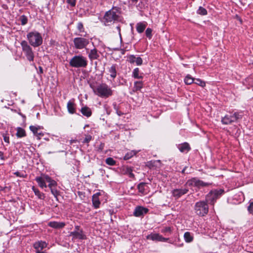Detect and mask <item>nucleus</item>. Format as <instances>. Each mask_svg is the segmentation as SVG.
Wrapping results in <instances>:
<instances>
[{"mask_svg": "<svg viewBox=\"0 0 253 253\" xmlns=\"http://www.w3.org/2000/svg\"><path fill=\"white\" fill-rule=\"evenodd\" d=\"M67 108L68 111L70 114H73L76 113V104L74 102V100H69L68 102Z\"/></svg>", "mask_w": 253, "mask_h": 253, "instance_id": "19", "label": "nucleus"}, {"mask_svg": "<svg viewBox=\"0 0 253 253\" xmlns=\"http://www.w3.org/2000/svg\"><path fill=\"white\" fill-rule=\"evenodd\" d=\"M100 195V193H97L92 196V201L93 206L95 209H97L99 207L100 202L99 199V196Z\"/></svg>", "mask_w": 253, "mask_h": 253, "instance_id": "20", "label": "nucleus"}, {"mask_svg": "<svg viewBox=\"0 0 253 253\" xmlns=\"http://www.w3.org/2000/svg\"><path fill=\"white\" fill-rule=\"evenodd\" d=\"M197 13L201 15H206L207 14V10L202 6H200L197 11Z\"/></svg>", "mask_w": 253, "mask_h": 253, "instance_id": "39", "label": "nucleus"}, {"mask_svg": "<svg viewBox=\"0 0 253 253\" xmlns=\"http://www.w3.org/2000/svg\"><path fill=\"white\" fill-rule=\"evenodd\" d=\"M0 159L3 161L5 160V158L3 156V153L1 151H0Z\"/></svg>", "mask_w": 253, "mask_h": 253, "instance_id": "51", "label": "nucleus"}, {"mask_svg": "<svg viewBox=\"0 0 253 253\" xmlns=\"http://www.w3.org/2000/svg\"><path fill=\"white\" fill-rule=\"evenodd\" d=\"M147 23L146 22H139L136 24V28L138 33H142L146 27Z\"/></svg>", "mask_w": 253, "mask_h": 253, "instance_id": "28", "label": "nucleus"}, {"mask_svg": "<svg viewBox=\"0 0 253 253\" xmlns=\"http://www.w3.org/2000/svg\"><path fill=\"white\" fill-rule=\"evenodd\" d=\"M195 81L196 82L195 83L201 86L204 87L206 85L205 83L199 79H195Z\"/></svg>", "mask_w": 253, "mask_h": 253, "instance_id": "43", "label": "nucleus"}, {"mask_svg": "<svg viewBox=\"0 0 253 253\" xmlns=\"http://www.w3.org/2000/svg\"><path fill=\"white\" fill-rule=\"evenodd\" d=\"M14 174L17 177H25V175H24V174L21 173V172H20L19 171H16L14 173Z\"/></svg>", "mask_w": 253, "mask_h": 253, "instance_id": "49", "label": "nucleus"}, {"mask_svg": "<svg viewBox=\"0 0 253 253\" xmlns=\"http://www.w3.org/2000/svg\"><path fill=\"white\" fill-rule=\"evenodd\" d=\"M242 116V115L237 112L233 113L229 112L222 118L221 123L223 125H230L233 123L236 122L239 119H241Z\"/></svg>", "mask_w": 253, "mask_h": 253, "instance_id": "5", "label": "nucleus"}, {"mask_svg": "<svg viewBox=\"0 0 253 253\" xmlns=\"http://www.w3.org/2000/svg\"><path fill=\"white\" fill-rule=\"evenodd\" d=\"M106 163L111 166H113L116 165V162L112 158L109 157L105 160Z\"/></svg>", "mask_w": 253, "mask_h": 253, "instance_id": "38", "label": "nucleus"}, {"mask_svg": "<svg viewBox=\"0 0 253 253\" xmlns=\"http://www.w3.org/2000/svg\"><path fill=\"white\" fill-rule=\"evenodd\" d=\"M76 229L79 230V227L78 226H76Z\"/></svg>", "mask_w": 253, "mask_h": 253, "instance_id": "63", "label": "nucleus"}, {"mask_svg": "<svg viewBox=\"0 0 253 253\" xmlns=\"http://www.w3.org/2000/svg\"><path fill=\"white\" fill-rule=\"evenodd\" d=\"M147 183L145 182H141L137 185V189L139 192L143 195H145L147 193Z\"/></svg>", "mask_w": 253, "mask_h": 253, "instance_id": "24", "label": "nucleus"}, {"mask_svg": "<svg viewBox=\"0 0 253 253\" xmlns=\"http://www.w3.org/2000/svg\"><path fill=\"white\" fill-rule=\"evenodd\" d=\"M81 112L84 116L87 118L90 117L92 114L91 109L87 106L83 107L81 109Z\"/></svg>", "mask_w": 253, "mask_h": 253, "instance_id": "26", "label": "nucleus"}, {"mask_svg": "<svg viewBox=\"0 0 253 253\" xmlns=\"http://www.w3.org/2000/svg\"><path fill=\"white\" fill-rule=\"evenodd\" d=\"M48 225L55 229H61L64 227L65 223L63 222L50 221L48 223Z\"/></svg>", "mask_w": 253, "mask_h": 253, "instance_id": "18", "label": "nucleus"}, {"mask_svg": "<svg viewBox=\"0 0 253 253\" xmlns=\"http://www.w3.org/2000/svg\"><path fill=\"white\" fill-rule=\"evenodd\" d=\"M113 106H114V109L116 110V112H117V110H119V109H118V106H117V105L116 103H114V104H113Z\"/></svg>", "mask_w": 253, "mask_h": 253, "instance_id": "55", "label": "nucleus"}, {"mask_svg": "<svg viewBox=\"0 0 253 253\" xmlns=\"http://www.w3.org/2000/svg\"><path fill=\"white\" fill-rule=\"evenodd\" d=\"M152 30L150 28H148L146 30V31H145L146 36L149 39H151L152 37Z\"/></svg>", "mask_w": 253, "mask_h": 253, "instance_id": "42", "label": "nucleus"}, {"mask_svg": "<svg viewBox=\"0 0 253 253\" xmlns=\"http://www.w3.org/2000/svg\"><path fill=\"white\" fill-rule=\"evenodd\" d=\"M89 42V39L85 37H76L73 39L74 47L77 49H87L86 46Z\"/></svg>", "mask_w": 253, "mask_h": 253, "instance_id": "8", "label": "nucleus"}, {"mask_svg": "<svg viewBox=\"0 0 253 253\" xmlns=\"http://www.w3.org/2000/svg\"><path fill=\"white\" fill-rule=\"evenodd\" d=\"M188 191L189 189L187 188H175L171 191V194L174 199L177 200L187 194Z\"/></svg>", "mask_w": 253, "mask_h": 253, "instance_id": "11", "label": "nucleus"}, {"mask_svg": "<svg viewBox=\"0 0 253 253\" xmlns=\"http://www.w3.org/2000/svg\"><path fill=\"white\" fill-rule=\"evenodd\" d=\"M39 74H42L43 73V69L41 66L39 67V71H38Z\"/></svg>", "mask_w": 253, "mask_h": 253, "instance_id": "52", "label": "nucleus"}, {"mask_svg": "<svg viewBox=\"0 0 253 253\" xmlns=\"http://www.w3.org/2000/svg\"><path fill=\"white\" fill-rule=\"evenodd\" d=\"M46 246L47 244L45 242L42 241L35 242L34 244V247L36 250V251H42Z\"/></svg>", "mask_w": 253, "mask_h": 253, "instance_id": "22", "label": "nucleus"}, {"mask_svg": "<svg viewBox=\"0 0 253 253\" xmlns=\"http://www.w3.org/2000/svg\"><path fill=\"white\" fill-rule=\"evenodd\" d=\"M143 86V84L142 81H135L134 83V86L133 87V91L136 92L140 90Z\"/></svg>", "mask_w": 253, "mask_h": 253, "instance_id": "31", "label": "nucleus"}, {"mask_svg": "<svg viewBox=\"0 0 253 253\" xmlns=\"http://www.w3.org/2000/svg\"><path fill=\"white\" fill-rule=\"evenodd\" d=\"M20 44L22 52L26 57L27 60L30 62L33 61L35 56L32 47L26 41H22Z\"/></svg>", "mask_w": 253, "mask_h": 253, "instance_id": "6", "label": "nucleus"}, {"mask_svg": "<svg viewBox=\"0 0 253 253\" xmlns=\"http://www.w3.org/2000/svg\"><path fill=\"white\" fill-rule=\"evenodd\" d=\"M117 66L116 64H113L108 68V72L110 77L113 79H115L117 76Z\"/></svg>", "mask_w": 253, "mask_h": 253, "instance_id": "25", "label": "nucleus"}, {"mask_svg": "<svg viewBox=\"0 0 253 253\" xmlns=\"http://www.w3.org/2000/svg\"><path fill=\"white\" fill-rule=\"evenodd\" d=\"M123 172L125 174H126L129 176V177L134 178V175L132 173V169L129 167H124L123 168Z\"/></svg>", "mask_w": 253, "mask_h": 253, "instance_id": "29", "label": "nucleus"}, {"mask_svg": "<svg viewBox=\"0 0 253 253\" xmlns=\"http://www.w3.org/2000/svg\"><path fill=\"white\" fill-rule=\"evenodd\" d=\"M70 236H73L74 239H84L85 238V236L82 230L79 232L77 231L71 232Z\"/></svg>", "mask_w": 253, "mask_h": 253, "instance_id": "23", "label": "nucleus"}, {"mask_svg": "<svg viewBox=\"0 0 253 253\" xmlns=\"http://www.w3.org/2000/svg\"><path fill=\"white\" fill-rule=\"evenodd\" d=\"M47 177V175L42 174L41 176H37L35 178V180L38 183L39 186L42 188H46L47 185L46 184V180L45 178Z\"/></svg>", "mask_w": 253, "mask_h": 253, "instance_id": "14", "label": "nucleus"}, {"mask_svg": "<svg viewBox=\"0 0 253 253\" xmlns=\"http://www.w3.org/2000/svg\"><path fill=\"white\" fill-rule=\"evenodd\" d=\"M195 79L190 75H187L184 79V82L187 84H191L194 83Z\"/></svg>", "mask_w": 253, "mask_h": 253, "instance_id": "37", "label": "nucleus"}, {"mask_svg": "<svg viewBox=\"0 0 253 253\" xmlns=\"http://www.w3.org/2000/svg\"><path fill=\"white\" fill-rule=\"evenodd\" d=\"M116 29L119 33L120 42H122L123 39H122V35H121V27L119 25V26H117Z\"/></svg>", "mask_w": 253, "mask_h": 253, "instance_id": "48", "label": "nucleus"}, {"mask_svg": "<svg viewBox=\"0 0 253 253\" xmlns=\"http://www.w3.org/2000/svg\"><path fill=\"white\" fill-rule=\"evenodd\" d=\"M36 253H46L45 252H43V251H36Z\"/></svg>", "mask_w": 253, "mask_h": 253, "instance_id": "59", "label": "nucleus"}, {"mask_svg": "<svg viewBox=\"0 0 253 253\" xmlns=\"http://www.w3.org/2000/svg\"><path fill=\"white\" fill-rule=\"evenodd\" d=\"M252 90L253 91V85L252 86Z\"/></svg>", "mask_w": 253, "mask_h": 253, "instance_id": "64", "label": "nucleus"}, {"mask_svg": "<svg viewBox=\"0 0 253 253\" xmlns=\"http://www.w3.org/2000/svg\"><path fill=\"white\" fill-rule=\"evenodd\" d=\"M248 211L250 213L253 214V202H250L248 207Z\"/></svg>", "mask_w": 253, "mask_h": 253, "instance_id": "44", "label": "nucleus"}, {"mask_svg": "<svg viewBox=\"0 0 253 253\" xmlns=\"http://www.w3.org/2000/svg\"><path fill=\"white\" fill-rule=\"evenodd\" d=\"M92 139V137L90 135H86L84 139V141H83V143H88Z\"/></svg>", "mask_w": 253, "mask_h": 253, "instance_id": "46", "label": "nucleus"}, {"mask_svg": "<svg viewBox=\"0 0 253 253\" xmlns=\"http://www.w3.org/2000/svg\"><path fill=\"white\" fill-rule=\"evenodd\" d=\"M67 2L71 6L73 7L76 5V0H67Z\"/></svg>", "mask_w": 253, "mask_h": 253, "instance_id": "47", "label": "nucleus"}, {"mask_svg": "<svg viewBox=\"0 0 253 253\" xmlns=\"http://www.w3.org/2000/svg\"><path fill=\"white\" fill-rule=\"evenodd\" d=\"M137 152L135 150H131L130 151L128 152L124 156V159L125 160H127L131 158H132L133 156L137 154Z\"/></svg>", "mask_w": 253, "mask_h": 253, "instance_id": "35", "label": "nucleus"}, {"mask_svg": "<svg viewBox=\"0 0 253 253\" xmlns=\"http://www.w3.org/2000/svg\"><path fill=\"white\" fill-rule=\"evenodd\" d=\"M116 113L119 116H121L124 114L123 113H122L121 111H119V110H117Z\"/></svg>", "mask_w": 253, "mask_h": 253, "instance_id": "53", "label": "nucleus"}, {"mask_svg": "<svg viewBox=\"0 0 253 253\" xmlns=\"http://www.w3.org/2000/svg\"><path fill=\"white\" fill-rule=\"evenodd\" d=\"M4 189V188L0 185V191H2Z\"/></svg>", "mask_w": 253, "mask_h": 253, "instance_id": "61", "label": "nucleus"}, {"mask_svg": "<svg viewBox=\"0 0 253 253\" xmlns=\"http://www.w3.org/2000/svg\"><path fill=\"white\" fill-rule=\"evenodd\" d=\"M142 73L140 74L139 69L138 68H136L134 69L132 71V76L134 79H143V76L142 75Z\"/></svg>", "mask_w": 253, "mask_h": 253, "instance_id": "30", "label": "nucleus"}, {"mask_svg": "<svg viewBox=\"0 0 253 253\" xmlns=\"http://www.w3.org/2000/svg\"><path fill=\"white\" fill-rule=\"evenodd\" d=\"M161 242H169V243L172 244V243L169 240V238H164L163 236Z\"/></svg>", "mask_w": 253, "mask_h": 253, "instance_id": "50", "label": "nucleus"}, {"mask_svg": "<svg viewBox=\"0 0 253 253\" xmlns=\"http://www.w3.org/2000/svg\"><path fill=\"white\" fill-rule=\"evenodd\" d=\"M35 194L40 199H43L45 197L44 194L41 193L38 189L36 188L35 186L32 188Z\"/></svg>", "mask_w": 253, "mask_h": 253, "instance_id": "34", "label": "nucleus"}, {"mask_svg": "<svg viewBox=\"0 0 253 253\" xmlns=\"http://www.w3.org/2000/svg\"><path fill=\"white\" fill-rule=\"evenodd\" d=\"M224 192V190L222 189L211 191L206 197L207 202L211 205H213L216 200L220 197Z\"/></svg>", "mask_w": 253, "mask_h": 253, "instance_id": "9", "label": "nucleus"}, {"mask_svg": "<svg viewBox=\"0 0 253 253\" xmlns=\"http://www.w3.org/2000/svg\"><path fill=\"white\" fill-rule=\"evenodd\" d=\"M99 149L101 150H102L103 149V144H101L100 147H99Z\"/></svg>", "mask_w": 253, "mask_h": 253, "instance_id": "58", "label": "nucleus"}, {"mask_svg": "<svg viewBox=\"0 0 253 253\" xmlns=\"http://www.w3.org/2000/svg\"><path fill=\"white\" fill-rule=\"evenodd\" d=\"M186 184L191 186H195L198 188L209 186L212 184L211 183L205 182L202 180L197 179V178H193L190 180H188Z\"/></svg>", "mask_w": 253, "mask_h": 253, "instance_id": "10", "label": "nucleus"}, {"mask_svg": "<svg viewBox=\"0 0 253 253\" xmlns=\"http://www.w3.org/2000/svg\"><path fill=\"white\" fill-rule=\"evenodd\" d=\"M132 2L136 3L138 1V0H131Z\"/></svg>", "mask_w": 253, "mask_h": 253, "instance_id": "60", "label": "nucleus"}, {"mask_svg": "<svg viewBox=\"0 0 253 253\" xmlns=\"http://www.w3.org/2000/svg\"><path fill=\"white\" fill-rule=\"evenodd\" d=\"M152 161H150V162H147V166L148 167H150L152 166Z\"/></svg>", "mask_w": 253, "mask_h": 253, "instance_id": "56", "label": "nucleus"}, {"mask_svg": "<svg viewBox=\"0 0 253 253\" xmlns=\"http://www.w3.org/2000/svg\"><path fill=\"white\" fill-rule=\"evenodd\" d=\"M77 30L79 32L78 34H76V35L82 36V33H84L85 34L84 35V37H85V36L87 35L86 32L84 30V25L82 22H78L77 26Z\"/></svg>", "mask_w": 253, "mask_h": 253, "instance_id": "27", "label": "nucleus"}, {"mask_svg": "<svg viewBox=\"0 0 253 253\" xmlns=\"http://www.w3.org/2000/svg\"><path fill=\"white\" fill-rule=\"evenodd\" d=\"M149 211L147 208L141 206H137L135 208L133 215L136 217H140L146 214Z\"/></svg>", "mask_w": 253, "mask_h": 253, "instance_id": "13", "label": "nucleus"}, {"mask_svg": "<svg viewBox=\"0 0 253 253\" xmlns=\"http://www.w3.org/2000/svg\"><path fill=\"white\" fill-rule=\"evenodd\" d=\"M3 139L5 142L9 143V137L6 136H4Z\"/></svg>", "mask_w": 253, "mask_h": 253, "instance_id": "54", "label": "nucleus"}, {"mask_svg": "<svg viewBox=\"0 0 253 253\" xmlns=\"http://www.w3.org/2000/svg\"><path fill=\"white\" fill-rule=\"evenodd\" d=\"M86 51L88 54V57L91 61L93 60L98 59L100 56L99 51L95 47L90 50L87 48L86 49Z\"/></svg>", "mask_w": 253, "mask_h": 253, "instance_id": "12", "label": "nucleus"}, {"mask_svg": "<svg viewBox=\"0 0 253 253\" xmlns=\"http://www.w3.org/2000/svg\"><path fill=\"white\" fill-rule=\"evenodd\" d=\"M146 239L155 242H161L162 236L159 233H151L146 236Z\"/></svg>", "mask_w": 253, "mask_h": 253, "instance_id": "17", "label": "nucleus"}, {"mask_svg": "<svg viewBox=\"0 0 253 253\" xmlns=\"http://www.w3.org/2000/svg\"><path fill=\"white\" fill-rule=\"evenodd\" d=\"M90 86L94 93L100 97L106 98L113 94V90L105 83H102L96 86L90 85Z\"/></svg>", "mask_w": 253, "mask_h": 253, "instance_id": "2", "label": "nucleus"}, {"mask_svg": "<svg viewBox=\"0 0 253 253\" xmlns=\"http://www.w3.org/2000/svg\"><path fill=\"white\" fill-rule=\"evenodd\" d=\"M184 239L186 242L191 243L193 241L194 237L189 232H186L184 234Z\"/></svg>", "mask_w": 253, "mask_h": 253, "instance_id": "33", "label": "nucleus"}, {"mask_svg": "<svg viewBox=\"0 0 253 253\" xmlns=\"http://www.w3.org/2000/svg\"><path fill=\"white\" fill-rule=\"evenodd\" d=\"M177 148L182 153L188 152L191 150V147L187 142H184L183 143L179 144L177 146Z\"/></svg>", "mask_w": 253, "mask_h": 253, "instance_id": "21", "label": "nucleus"}, {"mask_svg": "<svg viewBox=\"0 0 253 253\" xmlns=\"http://www.w3.org/2000/svg\"><path fill=\"white\" fill-rule=\"evenodd\" d=\"M206 201H200L195 204V210L197 215L204 216L209 211V206Z\"/></svg>", "mask_w": 253, "mask_h": 253, "instance_id": "7", "label": "nucleus"}, {"mask_svg": "<svg viewBox=\"0 0 253 253\" xmlns=\"http://www.w3.org/2000/svg\"><path fill=\"white\" fill-rule=\"evenodd\" d=\"M121 13L120 8L113 6L105 12L101 21L105 26H109L116 22H121L123 20Z\"/></svg>", "mask_w": 253, "mask_h": 253, "instance_id": "1", "label": "nucleus"}, {"mask_svg": "<svg viewBox=\"0 0 253 253\" xmlns=\"http://www.w3.org/2000/svg\"><path fill=\"white\" fill-rule=\"evenodd\" d=\"M19 20L20 21L21 25H26L28 22V18L24 15L21 16L19 18Z\"/></svg>", "mask_w": 253, "mask_h": 253, "instance_id": "40", "label": "nucleus"}, {"mask_svg": "<svg viewBox=\"0 0 253 253\" xmlns=\"http://www.w3.org/2000/svg\"><path fill=\"white\" fill-rule=\"evenodd\" d=\"M51 190V192L52 194L54 196V197H57V196L59 195V192L57 191V190L56 189L55 187L50 188Z\"/></svg>", "mask_w": 253, "mask_h": 253, "instance_id": "45", "label": "nucleus"}, {"mask_svg": "<svg viewBox=\"0 0 253 253\" xmlns=\"http://www.w3.org/2000/svg\"><path fill=\"white\" fill-rule=\"evenodd\" d=\"M16 136L18 137H22L25 136H26V132H25V130L20 127H17Z\"/></svg>", "mask_w": 253, "mask_h": 253, "instance_id": "36", "label": "nucleus"}, {"mask_svg": "<svg viewBox=\"0 0 253 253\" xmlns=\"http://www.w3.org/2000/svg\"><path fill=\"white\" fill-rule=\"evenodd\" d=\"M127 61L131 64L135 63L137 66L142 64L143 60L140 57H136L134 55H130L128 57Z\"/></svg>", "mask_w": 253, "mask_h": 253, "instance_id": "15", "label": "nucleus"}, {"mask_svg": "<svg viewBox=\"0 0 253 253\" xmlns=\"http://www.w3.org/2000/svg\"><path fill=\"white\" fill-rule=\"evenodd\" d=\"M30 129L33 132L34 134L36 136L38 139H40L42 136H43L44 134L42 131H39L41 128L40 126H31L29 127Z\"/></svg>", "mask_w": 253, "mask_h": 253, "instance_id": "16", "label": "nucleus"}, {"mask_svg": "<svg viewBox=\"0 0 253 253\" xmlns=\"http://www.w3.org/2000/svg\"><path fill=\"white\" fill-rule=\"evenodd\" d=\"M46 182L48 183V187L49 188L56 187L57 185V182L50 177L47 175V177L45 178Z\"/></svg>", "mask_w": 253, "mask_h": 253, "instance_id": "32", "label": "nucleus"}, {"mask_svg": "<svg viewBox=\"0 0 253 253\" xmlns=\"http://www.w3.org/2000/svg\"><path fill=\"white\" fill-rule=\"evenodd\" d=\"M172 232V229L170 227H165L164 228H163L162 230H161V232L162 233H169V234H170Z\"/></svg>", "mask_w": 253, "mask_h": 253, "instance_id": "41", "label": "nucleus"}, {"mask_svg": "<svg viewBox=\"0 0 253 253\" xmlns=\"http://www.w3.org/2000/svg\"><path fill=\"white\" fill-rule=\"evenodd\" d=\"M30 44L34 47H38L42 43V38L40 33L34 31L29 33L27 35Z\"/></svg>", "mask_w": 253, "mask_h": 253, "instance_id": "4", "label": "nucleus"}, {"mask_svg": "<svg viewBox=\"0 0 253 253\" xmlns=\"http://www.w3.org/2000/svg\"><path fill=\"white\" fill-rule=\"evenodd\" d=\"M185 169H186V168H185L184 169H183V170H182V173H184L185 170Z\"/></svg>", "mask_w": 253, "mask_h": 253, "instance_id": "62", "label": "nucleus"}, {"mask_svg": "<svg viewBox=\"0 0 253 253\" xmlns=\"http://www.w3.org/2000/svg\"><path fill=\"white\" fill-rule=\"evenodd\" d=\"M88 64L87 58L82 55L74 56L69 61V65L74 68H85Z\"/></svg>", "mask_w": 253, "mask_h": 253, "instance_id": "3", "label": "nucleus"}, {"mask_svg": "<svg viewBox=\"0 0 253 253\" xmlns=\"http://www.w3.org/2000/svg\"><path fill=\"white\" fill-rule=\"evenodd\" d=\"M120 50L123 54H125L126 50L124 49H120Z\"/></svg>", "mask_w": 253, "mask_h": 253, "instance_id": "57", "label": "nucleus"}]
</instances>
